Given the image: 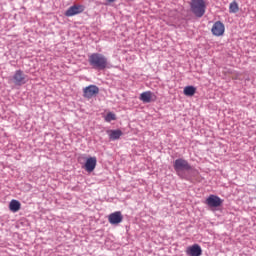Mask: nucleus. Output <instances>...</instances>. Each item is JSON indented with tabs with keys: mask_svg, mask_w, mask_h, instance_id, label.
<instances>
[{
	"mask_svg": "<svg viewBox=\"0 0 256 256\" xmlns=\"http://www.w3.org/2000/svg\"><path fill=\"white\" fill-rule=\"evenodd\" d=\"M108 221L110 225H119V223H123V214L121 211L113 212L108 216Z\"/></svg>",
	"mask_w": 256,
	"mask_h": 256,
	"instance_id": "obj_7",
	"label": "nucleus"
},
{
	"mask_svg": "<svg viewBox=\"0 0 256 256\" xmlns=\"http://www.w3.org/2000/svg\"><path fill=\"white\" fill-rule=\"evenodd\" d=\"M206 205H208V207L213 208L221 207V205H223V200L220 199L219 196L217 195H210L206 199Z\"/></svg>",
	"mask_w": 256,
	"mask_h": 256,
	"instance_id": "obj_6",
	"label": "nucleus"
},
{
	"mask_svg": "<svg viewBox=\"0 0 256 256\" xmlns=\"http://www.w3.org/2000/svg\"><path fill=\"white\" fill-rule=\"evenodd\" d=\"M88 63L92 66V69H97L98 71H105L109 67V60L101 53L90 54L88 56Z\"/></svg>",
	"mask_w": 256,
	"mask_h": 256,
	"instance_id": "obj_1",
	"label": "nucleus"
},
{
	"mask_svg": "<svg viewBox=\"0 0 256 256\" xmlns=\"http://www.w3.org/2000/svg\"><path fill=\"white\" fill-rule=\"evenodd\" d=\"M84 167L88 173H93V171H95V168L97 167V157L87 158Z\"/></svg>",
	"mask_w": 256,
	"mask_h": 256,
	"instance_id": "obj_11",
	"label": "nucleus"
},
{
	"mask_svg": "<svg viewBox=\"0 0 256 256\" xmlns=\"http://www.w3.org/2000/svg\"><path fill=\"white\" fill-rule=\"evenodd\" d=\"M109 135V139L111 141H117V139H121V136L123 135V131L117 129V130H108L107 131Z\"/></svg>",
	"mask_w": 256,
	"mask_h": 256,
	"instance_id": "obj_13",
	"label": "nucleus"
},
{
	"mask_svg": "<svg viewBox=\"0 0 256 256\" xmlns=\"http://www.w3.org/2000/svg\"><path fill=\"white\" fill-rule=\"evenodd\" d=\"M211 31L215 37H221L225 33V24H223L221 21H217L212 26Z\"/></svg>",
	"mask_w": 256,
	"mask_h": 256,
	"instance_id": "obj_8",
	"label": "nucleus"
},
{
	"mask_svg": "<svg viewBox=\"0 0 256 256\" xmlns=\"http://www.w3.org/2000/svg\"><path fill=\"white\" fill-rule=\"evenodd\" d=\"M174 169L177 175H181L183 171H191V165L189 162H187V160L179 158L174 161Z\"/></svg>",
	"mask_w": 256,
	"mask_h": 256,
	"instance_id": "obj_3",
	"label": "nucleus"
},
{
	"mask_svg": "<svg viewBox=\"0 0 256 256\" xmlns=\"http://www.w3.org/2000/svg\"><path fill=\"white\" fill-rule=\"evenodd\" d=\"M190 9L196 17H203L205 15V9H207L205 0H191Z\"/></svg>",
	"mask_w": 256,
	"mask_h": 256,
	"instance_id": "obj_2",
	"label": "nucleus"
},
{
	"mask_svg": "<svg viewBox=\"0 0 256 256\" xmlns=\"http://www.w3.org/2000/svg\"><path fill=\"white\" fill-rule=\"evenodd\" d=\"M195 93H197V88L194 86H186L184 88V95H186V97H193Z\"/></svg>",
	"mask_w": 256,
	"mask_h": 256,
	"instance_id": "obj_15",
	"label": "nucleus"
},
{
	"mask_svg": "<svg viewBox=\"0 0 256 256\" xmlns=\"http://www.w3.org/2000/svg\"><path fill=\"white\" fill-rule=\"evenodd\" d=\"M9 209L12 213H17L21 209V202L19 200H12L9 204Z\"/></svg>",
	"mask_w": 256,
	"mask_h": 256,
	"instance_id": "obj_14",
	"label": "nucleus"
},
{
	"mask_svg": "<svg viewBox=\"0 0 256 256\" xmlns=\"http://www.w3.org/2000/svg\"><path fill=\"white\" fill-rule=\"evenodd\" d=\"M115 119H117V117L115 116L114 113H108L105 117V121H107V123H111V121H115Z\"/></svg>",
	"mask_w": 256,
	"mask_h": 256,
	"instance_id": "obj_17",
	"label": "nucleus"
},
{
	"mask_svg": "<svg viewBox=\"0 0 256 256\" xmlns=\"http://www.w3.org/2000/svg\"><path fill=\"white\" fill-rule=\"evenodd\" d=\"M139 99L142 103H151L152 101H157V96L151 91H146L140 94Z\"/></svg>",
	"mask_w": 256,
	"mask_h": 256,
	"instance_id": "obj_10",
	"label": "nucleus"
},
{
	"mask_svg": "<svg viewBox=\"0 0 256 256\" xmlns=\"http://www.w3.org/2000/svg\"><path fill=\"white\" fill-rule=\"evenodd\" d=\"M203 250H201V246L199 244H194L186 249V254L188 256H201Z\"/></svg>",
	"mask_w": 256,
	"mask_h": 256,
	"instance_id": "obj_12",
	"label": "nucleus"
},
{
	"mask_svg": "<svg viewBox=\"0 0 256 256\" xmlns=\"http://www.w3.org/2000/svg\"><path fill=\"white\" fill-rule=\"evenodd\" d=\"M108 3H115V0H108Z\"/></svg>",
	"mask_w": 256,
	"mask_h": 256,
	"instance_id": "obj_18",
	"label": "nucleus"
},
{
	"mask_svg": "<svg viewBox=\"0 0 256 256\" xmlns=\"http://www.w3.org/2000/svg\"><path fill=\"white\" fill-rule=\"evenodd\" d=\"M99 95V87L96 85H89L83 89V97L85 99H93Z\"/></svg>",
	"mask_w": 256,
	"mask_h": 256,
	"instance_id": "obj_5",
	"label": "nucleus"
},
{
	"mask_svg": "<svg viewBox=\"0 0 256 256\" xmlns=\"http://www.w3.org/2000/svg\"><path fill=\"white\" fill-rule=\"evenodd\" d=\"M85 11V5L74 4L67 9L64 13L65 17H75V15H81Z\"/></svg>",
	"mask_w": 256,
	"mask_h": 256,
	"instance_id": "obj_4",
	"label": "nucleus"
},
{
	"mask_svg": "<svg viewBox=\"0 0 256 256\" xmlns=\"http://www.w3.org/2000/svg\"><path fill=\"white\" fill-rule=\"evenodd\" d=\"M239 11V4L236 1H233L229 5V12L230 13H237Z\"/></svg>",
	"mask_w": 256,
	"mask_h": 256,
	"instance_id": "obj_16",
	"label": "nucleus"
},
{
	"mask_svg": "<svg viewBox=\"0 0 256 256\" xmlns=\"http://www.w3.org/2000/svg\"><path fill=\"white\" fill-rule=\"evenodd\" d=\"M15 85L21 86L27 83V75L22 70H17L13 76Z\"/></svg>",
	"mask_w": 256,
	"mask_h": 256,
	"instance_id": "obj_9",
	"label": "nucleus"
}]
</instances>
